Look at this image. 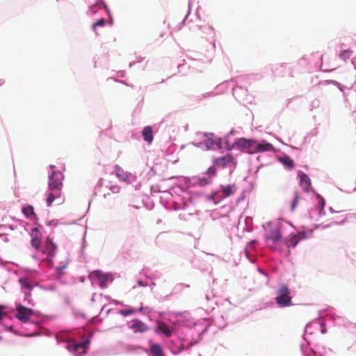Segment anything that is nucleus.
<instances>
[{
  "label": "nucleus",
  "instance_id": "f257e3e1",
  "mask_svg": "<svg viewBox=\"0 0 356 356\" xmlns=\"http://www.w3.org/2000/svg\"><path fill=\"white\" fill-rule=\"evenodd\" d=\"M275 302L280 307H286L292 305V298L290 290L286 284H282L276 292Z\"/></svg>",
  "mask_w": 356,
  "mask_h": 356
},
{
  "label": "nucleus",
  "instance_id": "f03ea898",
  "mask_svg": "<svg viewBox=\"0 0 356 356\" xmlns=\"http://www.w3.org/2000/svg\"><path fill=\"white\" fill-rule=\"evenodd\" d=\"M233 146H235L243 152L252 154L255 153L256 140L241 138L234 142Z\"/></svg>",
  "mask_w": 356,
  "mask_h": 356
},
{
  "label": "nucleus",
  "instance_id": "7ed1b4c3",
  "mask_svg": "<svg viewBox=\"0 0 356 356\" xmlns=\"http://www.w3.org/2000/svg\"><path fill=\"white\" fill-rule=\"evenodd\" d=\"M89 343V339H87L81 343H75L74 341H71L67 345V348L69 351L73 353L75 356H82L86 353Z\"/></svg>",
  "mask_w": 356,
  "mask_h": 356
},
{
  "label": "nucleus",
  "instance_id": "20e7f679",
  "mask_svg": "<svg viewBox=\"0 0 356 356\" xmlns=\"http://www.w3.org/2000/svg\"><path fill=\"white\" fill-rule=\"evenodd\" d=\"M63 175L60 172L54 171L49 176L48 189H62Z\"/></svg>",
  "mask_w": 356,
  "mask_h": 356
},
{
  "label": "nucleus",
  "instance_id": "39448f33",
  "mask_svg": "<svg viewBox=\"0 0 356 356\" xmlns=\"http://www.w3.org/2000/svg\"><path fill=\"white\" fill-rule=\"evenodd\" d=\"M110 275L105 274L100 270H94L89 275L90 279L99 285L101 288L106 286V282L109 279Z\"/></svg>",
  "mask_w": 356,
  "mask_h": 356
},
{
  "label": "nucleus",
  "instance_id": "423d86ee",
  "mask_svg": "<svg viewBox=\"0 0 356 356\" xmlns=\"http://www.w3.org/2000/svg\"><path fill=\"white\" fill-rule=\"evenodd\" d=\"M214 165L221 168L232 165L235 167L237 164L236 159L232 154H227L226 156L215 159Z\"/></svg>",
  "mask_w": 356,
  "mask_h": 356
},
{
  "label": "nucleus",
  "instance_id": "0eeeda50",
  "mask_svg": "<svg viewBox=\"0 0 356 356\" xmlns=\"http://www.w3.org/2000/svg\"><path fill=\"white\" fill-rule=\"evenodd\" d=\"M115 175L122 181L127 184H131L135 181V177L131 173L125 172L121 167L116 165L115 167Z\"/></svg>",
  "mask_w": 356,
  "mask_h": 356
},
{
  "label": "nucleus",
  "instance_id": "6e6552de",
  "mask_svg": "<svg viewBox=\"0 0 356 356\" xmlns=\"http://www.w3.org/2000/svg\"><path fill=\"white\" fill-rule=\"evenodd\" d=\"M16 317L22 321H27L33 315V312L31 309L27 308L22 305H19L16 308Z\"/></svg>",
  "mask_w": 356,
  "mask_h": 356
},
{
  "label": "nucleus",
  "instance_id": "1a4fd4ad",
  "mask_svg": "<svg viewBox=\"0 0 356 356\" xmlns=\"http://www.w3.org/2000/svg\"><path fill=\"white\" fill-rule=\"evenodd\" d=\"M56 200H59L60 202L63 201V198H62V189L49 190L46 200L47 205L51 207L53 202Z\"/></svg>",
  "mask_w": 356,
  "mask_h": 356
},
{
  "label": "nucleus",
  "instance_id": "9d476101",
  "mask_svg": "<svg viewBox=\"0 0 356 356\" xmlns=\"http://www.w3.org/2000/svg\"><path fill=\"white\" fill-rule=\"evenodd\" d=\"M129 327L135 333H143L149 330V327L138 319L132 320L129 323Z\"/></svg>",
  "mask_w": 356,
  "mask_h": 356
},
{
  "label": "nucleus",
  "instance_id": "9b49d317",
  "mask_svg": "<svg viewBox=\"0 0 356 356\" xmlns=\"http://www.w3.org/2000/svg\"><path fill=\"white\" fill-rule=\"evenodd\" d=\"M56 250L57 246L53 242L52 239L48 237L42 249V252L46 254L48 257H54L56 254Z\"/></svg>",
  "mask_w": 356,
  "mask_h": 356
},
{
  "label": "nucleus",
  "instance_id": "f8f14e48",
  "mask_svg": "<svg viewBox=\"0 0 356 356\" xmlns=\"http://www.w3.org/2000/svg\"><path fill=\"white\" fill-rule=\"evenodd\" d=\"M281 238L280 232L278 229H273L268 234L266 241L267 244H270V243H280Z\"/></svg>",
  "mask_w": 356,
  "mask_h": 356
},
{
  "label": "nucleus",
  "instance_id": "ddd939ff",
  "mask_svg": "<svg viewBox=\"0 0 356 356\" xmlns=\"http://www.w3.org/2000/svg\"><path fill=\"white\" fill-rule=\"evenodd\" d=\"M306 238V234L304 232H299L296 234L291 235L289 240L286 242L288 247L294 248L297 245L300 241Z\"/></svg>",
  "mask_w": 356,
  "mask_h": 356
},
{
  "label": "nucleus",
  "instance_id": "4468645a",
  "mask_svg": "<svg viewBox=\"0 0 356 356\" xmlns=\"http://www.w3.org/2000/svg\"><path fill=\"white\" fill-rule=\"evenodd\" d=\"M300 184L302 186L303 190L305 192H309L312 186L311 180L309 177L304 172H301L299 175Z\"/></svg>",
  "mask_w": 356,
  "mask_h": 356
},
{
  "label": "nucleus",
  "instance_id": "2eb2a0df",
  "mask_svg": "<svg viewBox=\"0 0 356 356\" xmlns=\"http://www.w3.org/2000/svg\"><path fill=\"white\" fill-rule=\"evenodd\" d=\"M236 187L235 184H229L227 186H222L220 192L224 197H228L233 195L236 192Z\"/></svg>",
  "mask_w": 356,
  "mask_h": 356
},
{
  "label": "nucleus",
  "instance_id": "dca6fc26",
  "mask_svg": "<svg viewBox=\"0 0 356 356\" xmlns=\"http://www.w3.org/2000/svg\"><path fill=\"white\" fill-rule=\"evenodd\" d=\"M156 332L158 333L163 334L166 337H170L172 336L171 330L170 329L168 325L163 322H159L158 323Z\"/></svg>",
  "mask_w": 356,
  "mask_h": 356
},
{
  "label": "nucleus",
  "instance_id": "f3484780",
  "mask_svg": "<svg viewBox=\"0 0 356 356\" xmlns=\"http://www.w3.org/2000/svg\"><path fill=\"white\" fill-rule=\"evenodd\" d=\"M273 145L269 143H257L256 141L255 153L272 151Z\"/></svg>",
  "mask_w": 356,
  "mask_h": 356
},
{
  "label": "nucleus",
  "instance_id": "a211bd4d",
  "mask_svg": "<svg viewBox=\"0 0 356 356\" xmlns=\"http://www.w3.org/2000/svg\"><path fill=\"white\" fill-rule=\"evenodd\" d=\"M149 350L152 356H165L162 347L158 343L152 344Z\"/></svg>",
  "mask_w": 356,
  "mask_h": 356
},
{
  "label": "nucleus",
  "instance_id": "6ab92c4d",
  "mask_svg": "<svg viewBox=\"0 0 356 356\" xmlns=\"http://www.w3.org/2000/svg\"><path fill=\"white\" fill-rule=\"evenodd\" d=\"M142 135L145 141L150 143L153 140V131L152 129L149 126L144 127L142 131Z\"/></svg>",
  "mask_w": 356,
  "mask_h": 356
},
{
  "label": "nucleus",
  "instance_id": "aec40b11",
  "mask_svg": "<svg viewBox=\"0 0 356 356\" xmlns=\"http://www.w3.org/2000/svg\"><path fill=\"white\" fill-rule=\"evenodd\" d=\"M279 161L288 169L291 170L294 167V161L288 155L279 158Z\"/></svg>",
  "mask_w": 356,
  "mask_h": 356
},
{
  "label": "nucleus",
  "instance_id": "412c9836",
  "mask_svg": "<svg viewBox=\"0 0 356 356\" xmlns=\"http://www.w3.org/2000/svg\"><path fill=\"white\" fill-rule=\"evenodd\" d=\"M216 173V170L213 167H210L207 171V174L209 176L208 179L202 178L200 180V183L203 185H206L212 182L211 177H213Z\"/></svg>",
  "mask_w": 356,
  "mask_h": 356
},
{
  "label": "nucleus",
  "instance_id": "4be33fe9",
  "mask_svg": "<svg viewBox=\"0 0 356 356\" xmlns=\"http://www.w3.org/2000/svg\"><path fill=\"white\" fill-rule=\"evenodd\" d=\"M332 219L334 220V224L341 225L346 220L347 216L341 212H336Z\"/></svg>",
  "mask_w": 356,
  "mask_h": 356
},
{
  "label": "nucleus",
  "instance_id": "5701e85b",
  "mask_svg": "<svg viewBox=\"0 0 356 356\" xmlns=\"http://www.w3.org/2000/svg\"><path fill=\"white\" fill-rule=\"evenodd\" d=\"M22 213L27 217V218H33L35 217V213L34 212V209L33 206L28 205L26 207H23L22 209Z\"/></svg>",
  "mask_w": 356,
  "mask_h": 356
},
{
  "label": "nucleus",
  "instance_id": "b1692460",
  "mask_svg": "<svg viewBox=\"0 0 356 356\" xmlns=\"http://www.w3.org/2000/svg\"><path fill=\"white\" fill-rule=\"evenodd\" d=\"M19 282L22 284V288L29 291L32 290L33 286L30 284L28 278L21 277L19 280Z\"/></svg>",
  "mask_w": 356,
  "mask_h": 356
},
{
  "label": "nucleus",
  "instance_id": "393cba45",
  "mask_svg": "<svg viewBox=\"0 0 356 356\" xmlns=\"http://www.w3.org/2000/svg\"><path fill=\"white\" fill-rule=\"evenodd\" d=\"M353 54V51L350 49H346L343 51H341L339 54V57L341 59H342L344 61H346L348 59H349Z\"/></svg>",
  "mask_w": 356,
  "mask_h": 356
},
{
  "label": "nucleus",
  "instance_id": "a878e982",
  "mask_svg": "<svg viewBox=\"0 0 356 356\" xmlns=\"http://www.w3.org/2000/svg\"><path fill=\"white\" fill-rule=\"evenodd\" d=\"M298 202H299L298 192L297 191H296L294 192V195H293V200L291 204V211H293L296 209V208L298 204Z\"/></svg>",
  "mask_w": 356,
  "mask_h": 356
},
{
  "label": "nucleus",
  "instance_id": "bb28decb",
  "mask_svg": "<svg viewBox=\"0 0 356 356\" xmlns=\"http://www.w3.org/2000/svg\"><path fill=\"white\" fill-rule=\"evenodd\" d=\"M106 20L104 19V18H102L99 20H97V22H95L93 24H92V29L94 31H96V28L97 26H104L106 25Z\"/></svg>",
  "mask_w": 356,
  "mask_h": 356
},
{
  "label": "nucleus",
  "instance_id": "cd10ccee",
  "mask_svg": "<svg viewBox=\"0 0 356 356\" xmlns=\"http://www.w3.org/2000/svg\"><path fill=\"white\" fill-rule=\"evenodd\" d=\"M31 246L33 248H34L35 250H39L40 245V241L38 237H36V236L33 237V238L31 239Z\"/></svg>",
  "mask_w": 356,
  "mask_h": 356
},
{
  "label": "nucleus",
  "instance_id": "c85d7f7f",
  "mask_svg": "<svg viewBox=\"0 0 356 356\" xmlns=\"http://www.w3.org/2000/svg\"><path fill=\"white\" fill-rule=\"evenodd\" d=\"M280 243H270V244H267L272 250H280Z\"/></svg>",
  "mask_w": 356,
  "mask_h": 356
},
{
  "label": "nucleus",
  "instance_id": "c756f323",
  "mask_svg": "<svg viewBox=\"0 0 356 356\" xmlns=\"http://www.w3.org/2000/svg\"><path fill=\"white\" fill-rule=\"evenodd\" d=\"M110 190L113 193H119L120 192V187L118 185L111 186Z\"/></svg>",
  "mask_w": 356,
  "mask_h": 356
},
{
  "label": "nucleus",
  "instance_id": "7c9ffc66",
  "mask_svg": "<svg viewBox=\"0 0 356 356\" xmlns=\"http://www.w3.org/2000/svg\"><path fill=\"white\" fill-rule=\"evenodd\" d=\"M134 312V311L133 309H125V310H122L121 311V314L124 316H129V315H131Z\"/></svg>",
  "mask_w": 356,
  "mask_h": 356
},
{
  "label": "nucleus",
  "instance_id": "2f4dec72",
  "mask_svg": "<svg viewBox=\"0 0 356 356\" xmlns=\"http://www.w3.org/2000/svg\"><path fill=\"white\" fill-rule=\"evenodd\" d=\"M318 198L319 199V202H318L319 206L321 207V209H323L325 206V200L323 197H320L319 195H318Z\"/></svg>",
  "mask_w": 356,
  "mask_h": 356
},
{
  "label": "nucleus",
  "instance_id": "473e14b6",
  "mask_svg": "<svg viewBox=\"0 0 356 356\" xmlns=\"http://www.w3.org/2000/svg\"><path fill=\"white\" fill-rule=\"evenodd\" d=\"M3 309H4V306L0 305V321H1V319L3 318Z\"/></svg>",
  "mask_w": 356,
  "mask_h": 356
},
{
  "label": "nucleus",
  "instance_id": "72a5a7b5",
  "mask_svg": "<svg viewBox=\"0 0 356 356\" xmlns=\"http://www.w3.org/2000/svg\"><path fill=\"white\" fill-rule=\"evenodd\" d=\"M96 6H90V10L92 13H95L97 12V10L95 9Z\"/></svg>",
  "mask_w": 356,
  "mask_h": 356
},
{
  "label": "nucleus",
  "instance_id": "f704fd0d",
  "mask_svg": "<svg viewBox=\"0 0 356 356\" xmlns=\"http://www.w3.org/2000/svg\"><path fill=\"white\" fill-rule=\"evenodd\" d=\"M1 339V337H0V339Z\"/></svg>",
  "mask_w": 356,
  "mask_h": 356
}]
</instances>
